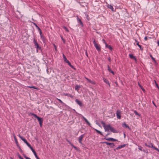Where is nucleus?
Wrapping results in <instances>:
<instances>
[{
	"mask_svg": "<svg viewBox=\"0 0 159 159\" xmlns=\"http://www.w3.org/2000/svg\"><path fill=\"white\" fill-rule=\"evenodd\" d=\"M101 123L104 127L105 131H108L110 130L111 126L109 125H106L105 123L103 121H102Z\"/></svg>",
	"mask_w": 159,
	"mask_h": 159,
	"instance_id": "nucleus-1",
	"label": "nucleus"
},
{
	"mask_svg": "<svg viewBox=\"0 0 159 159\" xmlns=\"http://www.w3.org/2000/svg\"><path fill=\"white\" fill-rule=\"evenodd\" d=\"M93 43L94 47L98 51H100L101 50V47L99 44L96 43L95 39H94L93 41Z\"/></svg>",
	"mask_w": 159,
	"mask_h": 159,
	"instance_id": "nucleus-2",
	"label": "nucleus"
},
{
	"mask_svg": "<svg viewBox=\"0 0 159 159\" xmlns=\"http://www.w3.org/2000/svg\"><path fill=\"white\" fill-rule=\"evenodd\" d=\"M33 42L34 43V46L35 48H36L37 49H39V50H41V47H40L38 43H37L36 40L35 39H34Z\"/></svg>",
	"mask_w": 159,
	"mask_h": 159,
	"instance_id": "nucleus-3",
	"label": "nucleus"
},
{
	"mask_svg": "<svg viewBox=\"0 0 159 159\" xmlns=\"http://www.w3.org/2000/svg\"><path fill=\"white\" fill-rule=\"evenodd\" d=\"M121 111L120 110H118L116 111V115L117 119H121Z\"/></svg>",
	"mask_w": 159,
	"mask_h": 159,
	"instance_id": "nucleus-4",
	"label": "nucleus"
},
{
	"mask_svg": "<svg viewBox=\"0 0 159 159\" xmlns=\"http://www.w3.org/2000/svg\"><path fill=\"white\" fill-rule=\"evenodd\" d=\"M77 20L78 23L79 24V25H81L82 27H84L83 24L81 20L79 18L78 16H77Z\"/></svg>",
	"mask_w": 159,
	"mask_h": 159,
	"instance_id": "nucleus-5",
	"label": "nucleus"
},
{
	"mask_svg": "<svg viewBox=\"0 0 159 159\" xmlns=\"http://www.w3.org/2000/svg\"><path fill=\"white\" fill-rule=\"evenodd\" d=\"M18 136L20 138V139L22 140L28 146L30 144L27 142L25 138H23V137L21 136L20 134H19L18 135Z\"/></svg>",
	"mask_w": 159,
	"mask_h": 159,
	"instance_id": "nucleus-6",
	"label": "nucleus"
},
{
	"mask_svg": "<svg viewBox=\"0 0 159 159\" xmlns=\"http://www.w3.org/2000/svg\"><path fill=\"white\" fill-rule=\"evenodd\" d=\"M102 143H105L107 145H109L110 146L111 148H113L115 146L114 144L113 143H109L107 142H102Z\"/></svg>",
	"mask_w": 159,
	"mask_h": 159,
	"instance_id": "nucleus-7",
	"label": "nucleus"
},
{
	"mask_svg": "<svg viewBox=\"0 0 159 159\" xmlns=\"http://www.w3.org/2000/svg\"><path fill=\"white\" fill-rule=\"evenodd\" d=\"M39 122L40 127H42L43 123V120L42 118L39 117L37 119Z\"/></svg>",
	"mask_w": 159,
	"mask_h": 159,
	"instance_id": "nucleus-8",
	"label": "nucleus"
},
{
	"mask_svg": "<svg viewBox=\"0 0 159 159\" xmlns=\"http://www.w3.org/2000/svg\"><path fill=\"white\" fill-rule=\"evenodd\" d=\"M84 137V134H83L80 135L79 138V143L81 144H82V140L83 138Z\"/></svg>",
	"mask_w": 159,
	"mask_h": 159,
	"instance_id": "nucleus-9",
	"label": "nucleus"
},
{
	"mask_svg": "<svg viewBox=\"0 0 159 159\" xmlns=\"http://www.w3.org/2000/svg\"><path fill=\"white\" fill-rule=\"evenodd\" d=\"M104 139H106L107 140L109 141H118L117 140L113 139L112 138H107L106 137H105L104 138Z\"/></svg>",
	"mask_w": 159,
	"mask_h": 159,
	"instance_id": "nucleus-10",
	"label": "nucleus"
},
{
	"mask_svg": "<svg viewBox=\"0 0 159 159\" xmlns=\"http://www.w3.org/2000/svg\"><path fill=\"white\" fill-rule=\"evenodd\" d=\"M75 101L80 107H83V104L81 101H79L77 99H76Z\"/></svg>",
	"mask_w": 159,
	"mask_h": 159,
	"instance_id": "nucleus-11",
	"label": "nucleus"
},
{
	"mask_svg": "<svg viewBox=\"0 0 159 159\" xmlns=\"http://www.w3.org/2000/svg\"><path fill=\"white\" fill-rule=\"evenodd\" d=\"M145 145L149 148H153V144L151 143H148V144H147V143H145Z\"/></svg>",
	"mask_w": 159,
	"mask_h": 159,
	"instance_id": "nucleus-12",
	"label": "nucleus"
},
{
	"mask_svg": "<svg viewBox=\"0 0 159 159\" xmlns=\"http://www.w3.org/2000/svg\"><path fill=\"white\" fill-rule=\"evenodd\" d=\"M14 138V140H15V143L16 144V145L17 147H19V145L18 143V142L17 141V139L16 138V136L14 134L13 135Z\"/></svg>",
	"mask_w": 159,
	"mask_h": 159,
	"instance_id": "nucleus-13",
	"label": "nucleus"
},
{
	"mask_svg": "<svg viewBox=\"0 0 159 159\" xmlns=\"http://www.w3.org/2000/svg\"><path fill=\"white\" fill-rule=\"evenodd\" d=\"M110 130L112 132L114 133H118V131L117 130L115 129L113 127H112L111 126L110 128Z\"/></svg>",
	"mask_w": 159,
	"mask_h": 159,
	"instance_id": "nucleus-14",
	"label": "nucleus"
},
{
	"mask_svg": "<svg viewBox=\"0 0 159 159\" xmlns=\"http://www.w3.org/2000/svg\"><path fill=\"white\" fill-rule=\"evenodd\" d=\"M135 41L136 42L137 45L140 48V50L142 51H143V48H142L141 45L139 44V42L136 40H135Z\"/></svg>",
	"mask_w": 159,
	"mask_h": 159,
	"instance_id": "nucleus-15",
	"label": "nucleus"
},
{
	"mask_svg": "<svg viewBox=\"0 0 159 159\" xmlns=\"http://www.w3.org/2000/svg\"><path fill=\"white\" fill-rule=\"evenodd\" d=\"M122 127H124L127 128H128L129 129H130V128L129 127V126L128 125H127L125 122L123 123L122 124Z\"/></svg>",
	"mask_w": 159,
	"mask_h": 159,
	"instance_id": "nucleus-16",
	"label": "nucleus"
},
{
	"mask_svg": "<svg viewBox=\"0 0 159 159\" xmlns=\"http://www.w3.org/2000/svg\"><path fill=\"white\" fill-rule=\"evenodd\" d=\"M108 67L107 70L110 72L113 75H114L115 73L110 68L109 65H107Z\"/></svg>",
	"mask_w": 159,
	"mask_h": 159,
	"instance_id": "nucleus-17",
	"label": "nucleus"
},
{
	"mask_svg": "<svg viewBox=\"0 0 159 159\" xmlns=\"http://www.w3.org/2000/svg\"><path fill=\"white\" fill-rule=\"evenodd\" d=\"M107 7L108 8L110 9L112 11H115V10H114V9L113 7V6L112 5H110V4H107Z\"/></svg>",
	"mask_w": 159,
	"mask_h": 159,
	"instance_id": "nucleus-18",
	"label": "nucleus"
},
{
	"mask_svg": "<svg viewBox=\"0 0 159 159\" xmlns=\"http://www.w3.org/2000/svg\"><path fill=\"white\" fill-rule=\"evenodd\" d=\"M105 46L106 48H109L111 50V51L112 50V47L110 45H108L106 42H105Z\"/></svg>",
	"mask_w": 159,
	"mask_h": 159,
	"instance_id": "nucleus-19",
	"label": "nucleus"
},
{
	"mask_svg": "<svg viewBox=\"0 0 159 159\" xmlns=\"http://www.w3.org/2000/svg\"><path fill=\"white\" fill-rule=\"evenodd\" d=\"M64 95L67 96L68 97H70L71 98H74V96L71 95V94H69V93H64Z\"/></svg>",
	"mask_w": 159,
	"mask_h": 159,
	"instance_id": "nucleus-20",
	"label": "nucleus"
},
{
	"mask_svg": "<svg viewBox=\"0 0 159 159\" xmlns=\"http://www.w3.org/2000/svg\"><path fill=\"white\" fill-rule=\"evenodd\" d=\"M66 63H68V65L71 68H73L74 69H75V68L71 64V63L69 62V61L68 60L67 61Z\"/></svg>",
	"mask_w": 159,
	"mask_h": 159,
	"instance_id": "nucleus-21",
	"label": "nucleus"
},
{
	"mask_svg": "<svg viewBox=\"0 0 159 159\" xmlns=\"http://www.w3.org/2000/svg\"><path fill=\"white\" fill-rule=\"evenodd\" d=\"M129 57L131 59H134V60L136 61V59L135 56H134L133 54H129Z\"/></svg>",
	"mask_w": 159,
	"mask_h": 159,
	"instance_id": "nucleus-22",
	"label": "nucleus"
},
{
	"mask_svg": "<svg viewBox=\"0 0 159 159\" xmlns=\"http://www.w3.org/2000/svg\"><path fill=\"white\" fill-rule=\"evenodd\" d=\"M103 79L104 81L107 84H108L109 86H110V84L109 81L107 80L105 78H103Z\"/></svg>",
	"mask_w": 159,
	"mask_h": 159,
	"instance_id": "nucleus-23",
	"label": "nucleus"
},
{
	"mask_svg": "<svg viewBox=\"0 0 159 159\" xmlns=\"http://www.w3.org/2000/svg\"><path fill=\"white\" fill-rule=\"evenodd\" d=\"M40 37L43 43H45V42L46 40L44 36L42 35L40 36Z\"/></svg>",
	"mask_w": 159,
	"mask_h": 159,
	"instance_id": "nucleus-24",
	"label": "nucleus"
},
{
	"mask_svg": "<svg viewBox=\"0 0 159 159\" xmlns=\"http://www.w3.org/2000/svg\"><path fill=\"white\" fill-rule=\"evenodd\" d=\"M62 56L63 57L64 61L65 62L68 61V60L66 58V56L64 54H63Z\"/></svg>",
	"mask_w": 159,
	"mask_h": 159,
	"instance_id": "nucleus-25",
	"label": "nucleus"
},
{
	"mask_svg": "<svg viewBox=\"0 0 159 159\" xmlns=\"http://www.w3.org/2000/svg\"><path fill=\"white\" fill-rule=\"evenodd\" d=\"M80 88V86L78 85H76L75 87V90L78 91L79 90Z\"/></svg>",
	"mask_w": 159,
	"mask_h": 159,
	"instance_id": "nucleus-26",
	"label": "nucleus"
},
{
	"mask_svg": "<svg viewBox=\"0 0 159 159\" xmlns=\"http://www.w3.org/2000/svg\"><path fill=\"white\" fill-rule=\"evenodd\" d=\"M34 155L35 156V157L37 159H40L38 157V156L37 155V153L35 151H34L33 152Z\"/></svg>",
	"mask_w": 159,
	"mask_h": 159,
	"instance_id": "nucleus-27",
	"label": "nucleus"
},
{
	"mask_svg": "<svg viewBox=\"0 0 159 159\" xmlns=\"http://www.w3.org/2000/svg\"><path fill=\"white\" fill-rule=\"evenodd\" d=\"M33 24L35 26L36 28H37L38 30L41 29L35 23L33 22Z\"/></svg>",
	"mask_w": 159,
	"mask_h": 159,
	"instance_id": "nucleus-28",
	"label": "nucleus"
},
{
	"mask_svg": "<svg viewBox=\"0 0 159 159\" xmlns=\"http://www.w3.org/2000/svg\"><path fill=\"white\" fill-rule=\"evenodd\" d=\"M95 130L97 133H98L99 134L102 135V133L100 131H99L97 129H95Z\"/></svg>",
	"mask_w": 159,
	"mask_h": 159,
	"instance_id": "nucleus-29",
	"label": "nucleus"
},
{
	"mask_svg": "<svg viewBox=\"0 0 159 159\" xmlns=\"http://www.w3.org/2000/svg\"><path fill=\"white\" fill-rule=\"evenodd\" d=\"M69 144L75 150H77V148L75 146H74L71 143V142H70Z\"/></svg>",
	"mask_w": 159,
	"mask_h": 159,
	"instance_id": "nucleus-30",
	"label": "nucleus"
},
{
	"mask_svg": "<svg viewBox=\"0 0 159 159\" xmlns=\"http://www.w3.org/2000/svg\"><path fill=\"white\" fill-rule=\"evenodd\" d=\"M134 113H135V115H138L139 116H140V115L139 113L136 110H134Z\"/></svg>",
	"mask_w": 159,
	"mask_h": 159,
	"instance_id": "nucleus-31",
	"label": "nucleus"
},
{
	"mask_svg": "<svg viewBox=\"0 0 159 159\" xmlns=\"http://www.w3.org/2000/svg\"><path fill=\"white\" fill-rule=\"evenodd\" d=\"M150 56L151 58V59L153 60L155 62H156V60H155V59L152 57V55L150 54Z\"/></svg>",
	"mask_w": 159,
	"mask_h": 159,
	"instance_id": "nucleus-32",
	"label": "nucleus"
},
{
	"mask_svg": "<svg viewBox=\"0 0 159 159\" xmlns=\"http://www.w3.org/2000/svg\"><path fill=\"white\" fill-rule=\"evenodd\" d=\"M28 87L31 88H34L35 89H37L38 88L35 86H29Z\"/></svg>",
	"mask_w": 159,
	"mask_h": 159,
	"instance_id": "nucleus-33",
	"label": "nucleus"
},
{
	"mask_svg": "<svg viewBox=\"0 0 159 159\" xmlns=\"http://www.w3.org/2000/svg\"><path fill=\"white\" fill-rule=\"evenodd\" d=\"M53 45L54 46V48H55L56 51H57V47L54 44H53Z\"/></svg>",
	"mask_w": 159,
	"mask_h": 159,
	"instance_id": "nucleus-34",
	"label": "nucleus"
},
{
	"mask_svg": "<svg viewBox=\"0 0 159 159\" xmlns=\"http://www.w3.org/2000/svg\"><path fill=\"white\" fill-rule=\"evenodd\" d=\"M23 156L26 159H31L30 158L27 157V156H26L25 154H23Z\"/></svg>",
	"mask_w": 159,
	"mask_h": 159,
	"instance_id": "nucleus-35",
	"label": "nucleus"
},
{
	"mask_svg": "<svg viewBox=\"0 0 159 159\" xmlns=\"http://www.w3.org/2000/svg\"><path fill=\"white\" fill-rule=\"evenodd\" d=\"M23 156L26 159H31L30 158L27 157V156H26L25 154H23Z\"/></svg>",
	"mask_w": 159,
	"mask_h": 159,
	"instance_id": "nucleus-36",
	"label": "nucleus"
},
{
	"mask_svg": "<svg viewBox=\"0 0 159 159\" xmlns=\"http://www.w3.org/2000/svg\"><path fill=\"white\" fill-rule=\"evenodd\" d=\"M126 145L125 144L120 145L119 146H120V148H123L125 147L126 146Z\"/></svg>",
	"mask_w": 159,
	"mask_h": 159,
	"instance_id": "nucleus-37",
	"label": "nucleus"
},
{
	"mask_svg": "<svg viewBox=\"0 0 159 159\" xmlns=\"http://www.w3.org/2000/svg\"><path fill=\"white\" fill-rule=\"evenodd\" d=\"M152 148L153 149L157 151L158 152H159V149H158L157 148H156L155 147L153 146Z\"/></svg>",
	"mask_w": 159,
	"mask_h": 159,
	"instance_id": "nucleus-38",
	"label": "nucleus"
},
{
	"mask_svg": "<svg viewBox=\"0 0 159 159\" xmlns=\"http://www.w3.org/2000/svg\"><path fill=\"white\" fill-rule=\"evenodd\" d=\"M57 99L61 104H64V103L62 102V101L60 99L57 98Z\"/></svg>",
	"mask_w": 159,
	"mask_h": 159,
	"instance_id": "nucleus-39",
	"label": "nucleus"
},
{
	"mask_svg": "<svg viewBox=\"0 0 159 159\" xmlns=\"http://www.w3.org/2000/svg\"><path fill=\"white\" fill-rule=\"evenodd\" d=\"M63 28L67 32H69V31L68 29L66 27L64 26Z\"/></svg>",
	"mask_w": 159,
	"mask_h": 159,
	"instance_id": "nucleus-40",
	"label": "nucleus"
},
{
	"mask_svg": "<svg viewBox=\"0 0 159 159\" xmlns=\"http://www.w3.org/2000/svg\"><path fill=\"white\" fill-rule=\"evenodd\" d=\"M85 78L87 80L88 82H89L90 83V82H91V80H90L88 78L86 77H85Z\"/></svg>",
	"mask_w": 159,
	"mask_h": 159,
	"instance_id": "nucleus-41",
	"label": "nucleus"
},
{
	"mask_svg": "<svg viewBox=\"0 0 159 159\" xmlns=\"http://www.w3.org/2000/svg\"><path fill=\"white\" fill-rule=\"evenodd\" d=\"M86 123L89 126H91V124L89 122V121L88 120L86 122Z\"/></svg>",
	"mask_w": 159,
	"mask_h": 159,
	"instance_id": "nucleus-42",
	"label": "nucleus"
},
{
	"mask_svg": "<svg viewBox=\"0 0 159 159\" xmlns=\"http://www.w3.org/2000/svg\"><path fill=\"white\" fill-rule=\"evenodd\" d=\"M86 123L89 126H91V124L89 122V121L88 120L86 122Z\"/></svg>",
	"mask_w": 159,
	"mask_h": 159,
	"instance_id": "nucleus-43",
	"label": "nucleus"
},
{
	"mask_svg": "<svg viewBox=\"0 0 159 159\" xmlns=\"http://www.w3.org/2000/svg\"><path fill=\"white\" fill-rule=\"evenodd\" d=\"M86 123L89 126H91V124L89 122V121L88 120L86 122Z\"/></svg>",
	"mask_w": 159,
	"mask_h": 159,
	"instance_id": "nucleus-44",
	"label": "nucleus"
},
{
	"mask_svg": "<svg viewBox=\"0 0 159 159\" xmlns=\"http://www.w3.org/2000/svg\"><path fill=\"white\" fill-rule=\"evenodd\" d=\"M82 118L86 122L88 121L83 116H82Z\"/></svg>",
	"mask_w": 159,
	"mask_h": 159,
	"instance_id": "nucleus-45",
	"label": "nucleus"
},
{
	"mask_svg": "<svg viewBox=\"0 0 159 159\" xmlns=\"http://www.w3.org/2000/svg\"><path fill=\"white\" fill-rule=\"evenodd\" d=\"M39 34H40V36L43 35L42 34V31H41V29H40V30H39Z\"/></svg>",
	"mask_w": 159,
	"mask_h": 159,
	"instance_id": "nucleus-46",
	"label": "nucleus"
},
{
	"mask_svg": "<svg viewBox=\"0 0 159 159\" xmlns=\"http://www.w3.org/2000/svg\"><path fill=\"white\" fill-rule=\"evenodd\" d=\"M120 148H120V146H119L118 147H117L115 149H114V150L115 151H116V150H119V149H120Z\"/></svg>",
	"mask_w": 159,
	"mask_h": 159,
	"instance_id": "nucleus-47",
	"label": "nucleus"
},
{
	"mask_svg": "<svg viewBox=\"0 0 159 159\" xmlns=\"http://www.w3.org/2000/svg\"><path fill=\"white\" fill-rule=\"evenodd\" d=\"M142 147H141V146H139L138 149L140 150L141 151H143V150L142 149Z\"/></svg>",
	"mask_w": 159,
	"mask_h": 159,
	"instance_id": "nucleus-48",
	"label": "nucleus"
},
{
	"mask_svg": "<svg viewBox=\"0 0 159 159\" xmlns=\"http://www.w3.org/2000/svg\"><path fill=\"white\" fill-rule=\"evenodd\" d=\"M143 151L144 152L148 153V152L147 150H143Z\"/></svg>",
	"mask_w": 159,
	"mask_h": 159,
	"instance_id": "nucleus-49",
	"label": "nucleus"
},
{
	"mask_svg": "<svg viewBox=\"0 0 159 159\" xmlns=\"http://www.w3.org/2000/svg\"><path fill=\"white\" fill-rule=\"evenodd\" d=\"M90 83L92 84H95V83L94 81H92V80L91 81V82H90Z\"/></svg>",
	"mask_w": 159,
	"mask_h": 159,
	"instance_id": "nucleus-50",
	"label": "nucleus"
},
{
	"mask_svg": "<svg viewBox=\"0 0 159 159\" xmlns=\"http://www.w3.org/2000/svg\"><path fill=\"white\" fill-rule=\"evenodd\" d=\"M35 118H37V119L39 118V117L38 116L36 115L35 114L34 115V116Z\"/></svg>",
	"mask_w": 159,
	"mask_h": 159,
	"instance_id": "nucleus-51",
	"label": "nucleus"
},
{
	"mask_svg": "<svg viewBox=\"0 0 159 159\" xmlns=\"http://www.w3.org/2000/svg\"><path fill=\"white\" fill-rule=\"evenodd\" d=\"M18 148H19V150H20V152H22V149H21V148H20V146H19V147H18Z\"/></svg>",
	"mask_w": 159,
	"mask_h": 159,
	"instance_id": "nucleus-52",
	"label": "nucleus"
},
{
	"mask_svg": "<svg viewBox=\"0 0 159 159\" xmlns=\"http://www.w3.org/2000/svg\"><path fill=\"white\" fill-rule=\"evenodd\" d=\"M138 85L139 86V87L141 88H142V86L140 84H139V82H138Z\"/></svg>",
	"mask_w": 159,
	"mask_h": 159,
	"instance_id": "nucleus-53",
	"label": "nucleus"
},
{
	"mask_svg": "<svg viewBox=\"0 0 159 159\" xmlns=\"http://www.w3.org/2000/svg\"><path fill=\"white\" fill-rule=\"evenodd\" d=\"M28 146L29 147L30 149H31L32 148V147H31L30 144Z\"/></svg>",
	"mask_w": 159,
	"mask_h": 159,
	"instance_id": "nucleus-54",
	"label": "nucleus"
},
{
	"mask_svg": "<svg viewBox=\"0 0 159 159\" xmlns=\"http://www.w3.org/2000/svg\"><path fill=\"white\" fill-rule=\"evenodd\" d=\"M28 146L29 147L30 149H31L32 148V147H31L30 144Z\"/></svg>",
	"mask_w": 159,
	"mask_h": 159,
	"instance_id": "nucleus-55",
	"label": "nucleus"
},
{
	"mask_svg": "<svg viewBox=\"0 0 159 159\" xmlns=\"http://www.w3.org/2000/svg\"><path fill=\"white\" fill-rule=\"evenodd\" d=\"M18 157H19V158L20 159L22 157H21V156L19 154H18Z\"/></svg>",
	"mask_w": 159,
	"mask_h": 159,
	"instance_id": "nucleus-56",
	"label": "nucleus"
},
{
	"mask_svg": "<svg viewBox=\"0 0 159 159\" xmlns=\"http://www.w3.org/2000/svg\"><path fill=\"white\" fill-rule=\"evenodd\" d=\"M108 60L109 62H111V59L110 57L108 58Z\"/></svg>",
	"mask_w": 159,
	"mask_h": 159,
	"instance_id": "nucleus-57",
	"label": "nucleus"
},
{
	"mask_svg": "<svg viewBox=\"0 0 159 159\" xmlns=\"http://www.w3.org/2000/svg\"><path fill=\"white\" fill-rule=\"evenodd\" d=\"M61 39H62V40H63V43H65V40L64 39H63V38L62 37H61Z\"/></svg>",
	"mask_w": 159,
	"mask_h": 159,
	"instance_id": "nucleus-58",
	"label": "nucleus"
},
{
	"mask_svg": "<svg viewBox=\"0 0 159 159\" xmlns=\"http://www.w3.org/2000/svg\"><path fill=\"white\" fill-rule=\"evenodd\" d=\"M110 134H111L110 133H107V134H106V135L105 137L107 138V136H108V135Z\"/></svg>",
	"mask_w": 159,
	"mask_h": 159,
	"instance_id": "nucleus-59",
	"label": "nucleus"
},
{
	"mask_svg": "<svg viewBox=\"0 0 159 159\" xmlns=\"http://www.w3.org/2000/svg\"><path fill=\"white\" fill-rule=\"evenodd\" d=\"M144 39L145 40H148V37L147 36H146L144 38Z\"/></svg>",
	"mask_w": 159,
	"mask_h": 159,
	"instance_id": "nucleus-60",
	"label": "nucleus"
},
{
	"mask_svg": "<svg viewBox=\"0 0 159 159\" xmlns=\"http://www.w3.org/2000/svg\"><path fill=\"white\" fill-rule=\"evenodd\" d=\"M30 114L32 115V116H33L34 115H35V114L33 113H30Z\"/></svg>",
	"mask_w": 159,
	"mask_h": 159,
	"instance_id": "nucleus-61",
	"label": "nucleus"
},
{
	"mask_svg": "<svg viewBox=\"0 0 159 159\" xmlns=\"http://www.w3.org/2000/svg\"><path fill=\"white\" fill-rule=\"evenodd\" d=\"M85 54H86V55L87 56V57H88V53H87V51L86 50V52H85Z\"/></svg>",
	"mask_w": 159,
	"mask_h": 159,
	"instance_id": "nucleus-62",
	"label": "nucleus"
},
{
	"mask_svg": "<svg viewBox=\"0 0 159 159\" xmlns=\"http://www.w3.org/2000/svg\"><path fill=\"white\" fill-rule=\"evenodd\" d=\"M141 89H142L143 92L145 91V90L143 87H142V88H141Z\"/></svg>",
	"mask_w": 159,
	"mask_h": 159,
	"instance_id": "nucleus-63",
	"label": "nucleus"
},
{
	"mask_svg": "<svg viewBox=\"0 0 159 159\" xmlns=\"http://www.w3.org/2000/svg\"><path fill=\"white\" fill-rule=\"evenodd\" d=\"M31 150H32V151L33 152H34V151H35L34 149L33 148H32L31 149Z\"/></svg>",
	"mask_w": 159,
	"mask_h": 159,
	"instance_id": "nucleus-64",
	"label": "nucleus"
}]
</instances>
